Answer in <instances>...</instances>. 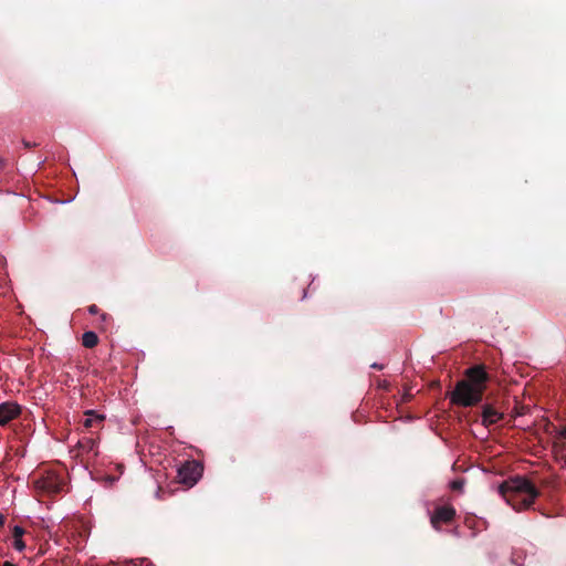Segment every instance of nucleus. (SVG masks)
<instances>
[{"instance_id": "obj_14", "label": "nucleus", "mask_w": 566, "mask_h": 566, "mask_svg": "<svg viewBox=\"0 0 566 566\" xmlns=\"http://www.w3.org/2000/svg\"><path fill=\"white\" fill-rule=\"evenodd\" d=\"M13 547L19 552H22L25 548V543L22 538H14Z\"/></svg>"}, {"instance_id": "obj_11", "label": "nucleus", "mask_w": 566, "mask_h": 566, "mask_svg": "<svg viewBox=\"0 0 566 566\" xmlns=\"http://www.w3.org/2000/svg\"><path fill=\"white\" fill-rule=\"evenodd\" d=\"M555 434L554 437L557 440H566V424L560 428H554ZM564 449L566 450V444L564 446Z\"/></svg>"}, {"instance_id": "obj_21", "label": "nucleus", "mask_w": 566, "mask_h": 566, "mask_svg": "<svg viewBox=\"0 0 566 566\" xmlns=\"http://www.w3.org/2000/svg\"><path fill=\"white\" fill-rule=\"evenodd\" d=\"M106 317H107V315H106L105 313H104V314H102V318H103V319H106Z\"/></svg>"}, {"instance_id": "obj_17", "label": "nucleus", "mask_w": 566, "mask_h": 566, "mask_svg": "<svg viewBox=\"0 0 566 566\" xmlns=\"http://www.w3.org/2000/svg\"><path fill=\"white\" fill-rule=\"evenodd\" d=\"M23 145L25 148H31V147L35 146V144H31L30 142H27V140H23Z\"/></svg>"}, {"instance_id": "obj_18", "label": "nucleus", "mask_w": 566, "mask_h": 566, "mask_svg": "<svg viewBox=\"0 0 566 566\" xmlns=\"http://www.w3.org/2000/svg\"><path fill=\"white\" fill-rule=\"evenodd\" d=\"M371 367L375 369H382V365L379 364H373Z\"/></svg>"}, {"instance_id": "obj_3", "label": "nucleus", "mask_w": 566, "mask_h": 566, "mask_svg": "<svg viewBox=\"0 0 566 566\" xmlns=\"http://www.w3.org/2000/svg\"><path fill=\"white\" fill-rule=\"evenodd\" d=\"M33 483L35 489L41 492L46 494H57L63 491L65 480L63 472L48 470L36 478Z\"/></svg>"}, {"instance_id": "obj_13", "label": "nucleus", "mask_w": 566, "mask_h": 566, "mask_svg": "<svg viewBox=\"0 0 566 566\" xmlns=\"http://www.w3.org/2000/svg\"><path fill=\"white\" fill-rule=\"evenodd\" d=\"M25 533L24 528L15 525L12 530V536L13 538H22L23 534Z\"/></svg>"}, {"instance_id": "obj_7", "label": "nucleus", "mask_w": 566, "mask_h": 566, "mask_svg": "<svg viewBox=\"0 0 566 566\" xmlns=\"http://www.w3.org/2000/svg\"><path fill=\"white\" fill-rule=\"evenodd\" d=\"M481 416H482V424L485 427L495 424L500 420L503 419V413L495 410L491 405L483 406Z\"/></svg>"}, {"instance_id": "obj_5", "label": "nucleus", "mask_w": 566, "mask_h": 566, "mask_svg": "<svg viewBox=\"0 0 566 566\" xmlns=\"http://www.w3.org/2000/svg\"><path fill=\"white\" fill-rule=\"evenodd\" d=\"M454 516H455V510L452 506H449V505L439 506L436 509L434 513L432 514L430 522H431L432 526L436 530H438L439 524L451 523L452 520L454 518Z\"/></svg>"}, {"instance_id": "obj_6", "label": "nucleus", "mask_w": 566, "mask_h": 566, "mask_svg": "<svg viewBox=\"0 0 566 566\" xmlns=\"http://www.w3.org/2000/svg\"><path fill=\"white\" fill-rule=\"evenodd\" d=\"M21 413V406L17 402L7 401L0 403V426H6Z\"/></svg>"}, {"instance_id": "obj_1", "label": "nucleus", "mask_w": 566, "mask_h": 566, "mask_svg": "<svg viewBox=\"0 0 566 566\" xmlns=\"http://www.w3.org/2000/svg\"><path fill=\"white\" fill-rule=\"evenodd\" d=\"M490 376L484 365H474L464 371L451 392V402L461 407L476 406L482 401Z\"/></svg>"}, {"instance_id": "obj_16", "label": "nucleus", "mask_w": 566, "mask_h": 566, "mask_svg": "<svg viewBox=\"0 0 566 566\" xmlns=\"http://www.w3.org/2000/svg\"><path fill=\"white\" fill-rule=\"evenodd\" d=\"M7 517L3 514H0V527L6 524Z\"/></svg>"}, {"instance_id": "obj_22", "label": "nucleus", "mask_w": 566, "mask_h": 566, "mask_svg": "<svg viewBox=\"0 0 566 566\" xmlns=\"http://www.w3.org/2000/svg\"><path fill=\"white\" fill-rule=\"evenodd\" d=\"M2 163H3V159L0 157V166L2 165Z\"/></svg>"}, {"instance_id": "obj_4", "label": "nucleus", "mask_w": 566, "mask_h": 566, "mask_svg": "<svg viewBox=\"0 0 566 566\" xmlns=\"http://www.w3.org/2000/svg\"><path fill=\"white\" fill-rule=\"evenodd\" d=\"M201 467L196 461H187L177 472V479L180 483L192 486L201 476Z\"/></svg>"}, {"instance_id": "obj_10", "label": "nucleus", "mask_w": 566, "mask_h": 566, "mask_svg": "<svg viewBox=\"0 0 566 566\" xmlns=\"http://www.w3.org/2000/svg\"><path fill=\"white\" fill-rule=\"evenodd\" d=\"M78 448L83 451V452H86V453H90V452H95V447H96V442L94 439L92 438H83L82 440L78 441Z\"/></svg>"}, {"instance_id": "obj_9", "label": "nucleus", "mask_w": 566, "mask_h": 566, "mask_svg": "<svg viewBox=\"0 0 566 566\" xmlns=\"http://www.w3.org/2000/svg\"><path fill=\"white\" fill-rule=\"evenodd\" d=\"M82 344L86 348H94L98 344V336L92 331L85 332L82 335Z\"/></svg>"}, {"instance_id": "obj_8", "label": "nucleus", "mask_w": 566, "mask_h": 566, "mask_svg": "<svg viewBox=\"0 0 566 566\" xmlns=\"http://www.w3.org/2000/svg\"><path fill=\"white\" fill-rule=\"evenodd\" d=\"M86 418L83 420V427L92 428L95 423H101L104 420L103 416L96 415L94 410H87L85 412Z\"/></svg>"}, {"instance_id": "obj_19", "label": "nucleus", "mask_w": 566, "mask_h": 566, "mask_svg": "<svg viewBox=\"0 0 566 566\" xmlns=\"http://www.w3.org/2000/svg\"><path fill=\"white\" fill-rule=\"evenodd\" d=\"M2 566H17V565H14L13 563H11V562L7 560V562H4V563L2 564Z\"/></svg>"}, {"instance_id": "obj_20", "label": "nucleus", "mask_w": 566, "mask_h": 566, "mask_svg": "<svg viewBox=\"0 0 566 566\" xmlns=\"http://www.w3.org/2000/svg\"><path fill=\"white\" fill-rule=\"evenodd\" d=\"M563 462H564V465H565V468H566V455H565V457H563Z\"/></svg>"}, {"instance_id": "obj_12", "label": "nucleus", "mask_w": 566, "mask_h": 566, "mask_svg": "<svg viewBox=\"0 0 566 566\" xmlns=\"http://www.w3.org/2000/svg\"><path fill=\"white\" fill-rule=\"evenodd\" d=\"M463 486H464V481L462 479H458V480H454L451 482V489L453 491L461 492L463 490Z\"/></svg>"}, {"instance_id": "obj_15", "label": "nucleus", "mask_w": 566, "mask_h": 566, "mask_svg": "<svg viewBox=\"0 0 566 566\" xmlns=\"http://www.w3.org/2000/svg\"><path fill=\"white\" fill-rule=\"evenodd\" d=\"M88 312H90L91 314L95 315V314H98L99 308H98V306H97V305L92 304V305H90V306H88Z\"/></svg>"}, {"instance_id": "obj_2", "label": "nucleus", "mask_w": 566, "mask_h": 566, "mask_svg": "<svg viewBox=\"0 0 566 566\" xmlns=\"http://www.w3.org/2000/svg\"><path fill=\"white\" fill-rule=\"evenodd\" d=\"M500 493L515 511L528 509L539 495L538 489L523 476L502 483Z\"/></svg>"}]
</instances>
